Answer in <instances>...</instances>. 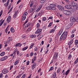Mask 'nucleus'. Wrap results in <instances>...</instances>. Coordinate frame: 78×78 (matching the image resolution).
Segmentation results:
<instances>
[{
    "instance_id": "28",
    "label": "nucleus",
    "mask_w": 78,
    "mask_h": 78,
    "mask_svg": "<svg viewBox=\"0 0 78 78\" xmlns=\"http://www.w3.org/2000/svg\"><path fill=\"white\" fill-rule=\"evenodd\" d=\"M16 51H15L13 53V55L12 57L13 58H14V57H15V56L16 55Z\"/></svg>"
},
{
    "instance_id": "9",
    "label": "nucleus",
    "mask_w": 78,
    "mask_h": 78,
    "mask_svg": "<svg viewBox=\"0 0 78 78\" xmlns=\"http://www.w3.org/2000/svg\"><path fill=\"white\" fill-rule=\"evenodd\" d=\"M75 21V18L74 17H73V16H72L70 18V21L71 22H74Z\"/></svg>"
},
{
    "instance_id": "60",
    "label": "nucleus",
    "mask_w": 78,
    "mask_h": 78,
    "mask_svg": "<svg viewBox=\"0 0 78 78\" xmlns=\"http://www.w3.org/2000/svg\"><path fill=\"white\" fill-rule=\"evenodd\" d=\"M12 5L11 4H10L9 6V7L8 8V9H9V8H11V6Z\"/></svg>"
},
{
    "instance_id": "48",
    "label": "nucleus",
    "mask_w": 78,
    "mask_h": 78,
    "mask_svg": "<svg viewBox=\"0 0 78 78\" xmlns=\"http://www.w3.org/2000/svg\"><path fill=\"white\" fill-rule=\"evenodd\" d=\"M42 20L43 21H45L46 20V17H44L43 18Z\"/></svg>"
},
{
    "instance_id": "53",
    "label": "nucleus",
    "mask_w": 78,
    "mask_h": 78,
    "mask_svg": "<svg viewBox=\"0 0 78 78\" xmlns=\"http://www.w3.org/2000/svg\"><path fill=\"white\" fill-rule=\"evenodd\" d=\"M12 68H13V65H12L10 66V69H9L10 70H12Z\"/></svg>"
},
{
    "instance_id": "17",
    "label": "nucleus",
    "mask_w": 78,
    "mask_h": 78,
    "mask_svg": "<svg viewBox=\"0 0 78 78\" xmlns=\"http://www.w3.org/2000/svg\"><path fill=\"white\" fill-rule=\"evenodd\" d=\"M56 76V72H55L53 74H52V78H55Z\"/></svg>"
},
{
    "instance_id": "37",
    "label": "nucleus",
    "mask_w": 78,
    "mask_h": 78,
    "mask_svg": "<svg viewBox=\"0 0 78 78\" xmlns=\"http://www.w3.org/2000/svg\"><path fill=\"white\" fill-rule=\"evenodd\" d=\"M45 2V0H41L40 1V3H44Z\"/></svg>"
},
{
    "instance_id": "49",
    "label": "nucleus",
    "mask_w": 78,
    "mask_h": 78,
    "mask_svg": "<svg viewBox=\"0 0 78 78\" xmlns=\"http://www.w3.org/2000/svg\"><path fill=\"white\" fill-rule=\"evenodd\" d=\"M34 50L35 51H37V47H35L34 48Z\"/></svg>"
},
{
    "instance_id": "38",
    "label": "nucleus",
    "mask_w": 78,
    "mask_h": 78,
    "mask_svg": "<svg viewBox=\"0 0 78 78\" xmlns=\"http://www.w3.org/2000/svg\"><path fill=\"white\" fill-rule=\"evenodd\" d=\"M42 37H43V35H41L40 36V37L38 38V40H40V39H41V38H42Z\"/></svg>"
},
{
    "instance_id": "27",
    "label": "nucleus",
    "mask_w": 78,
    "mask_h": 78,
    "mask_svg": "<svg viewBox=\"0 0 78 78\" xmlns=\"http://www.w3.org/2000/svg\"><path fill=\"white\" fill-rule=\"evenodd\" d=\"M55 30L53 29L49 31V33H54V32H55Z\"/></svg>"
},
{
    "instance_id": "52",
    "label": "nucleus",
    "mask_w": 78,
    "mask_h": 78,
    "mask_svg": "<svg viewBox=\"0 0 78 78\" xmlns=\"http://www.w3.org/2000/svg\"><path fill=\"white\" fill-rule=\"evenodd\" d=\"M26 75L25 74H23V75L22 76L21 78H25V76H26Z\"/></svg>"
},
{
    "instance_id": "59",
    "label": "nucleus",
    "mask_w": 78,
    "mask_h": 78,
    "mask_svg": "<svg viewBox=\"0 0 78 78\" xmlns=\"http://www.w3.org/2000/svg\"><path fill=\"white\" fill-rule=\"evenodd\" d=\"M48 50L47 49V50L45 51V55H46V54H47V53H48Z\"/></svg>"
},
{
    "instance_id": "39",
    "label": "nucleus",
    "mask_w": 78,
    "mask_h": 78,
    "mask_svg": "<svg viewBox=\"0 0 78 78\" xmlns=\"http://www.w3.org/2000/svg\"><path fill=\"white\" fill-rule=\"evenodd\" d=\"M25 19H26V17L23 16H22V20H25Z\"/></svg>"
},
{
    "instance_id": "54",
    "label": "nucleus",
    "mask_w": 78,
    "mask_h": 78,
    "mask_svg": "<svg viewBox=\"0 0 78 78\" xmlns=\"http://www.w3.org/2000/svg\"><path fill=\"white\" fill-rule=\"evenodd\" d=\"M53 19V16H50L48 18V20H50V19Z\"/></svg>"
},
{
    "instance_id": "32",
    "label": "nucleus",
    "mask_w": 78,
    "mask_h": 78,
    "mask_svg": "<svg viewBox=\"0 0 78 78\" xmlns=\"http://www.w3.org/2000/svg\"><path fill=\"white\" fill-rule=\"evenodd\" d=\"M31 30V27H29L27 30V31H30Z\"/></svg>"
},
{
    "instance_id": "30",
    "label": "nucleus",
    "mask_w": 78,
    "mask_h": 78,
    "mask_svg": "<svg viewBox=\"0 0 78 78\" xmlns=\"http://www.w3.org/2000/svg\"><path fill=\"white\" fill-rule=\"evenodd\" d=\"M17 12H16L13 15V17L14 18H16L17 17Z\"/></svg>"
},
{
    "instance_id": "23",
    "label": "nucleus",
    "mask_w": 78,
    "mask_h": 78,
    "mask_svg": "<svg viewBox=\"0 0 78 78\" xmlns=\"http://www.w3.org/2000/svg\"><path fill=\"white\" fill-rule=\"evenodd\" d=\"M46 9L47 10H51V7L47 6L46 8Z\"/></svg>"
},
{
    "instance_id": "47",
    "label": "nucleus",
    "mask_w": 78,
    "mask_h": 78,
    "mask_svg": "<svg viewBox=\"0 0 78 78\" xmlns=\"http://www.w3.org/2000/svg\"><path fill=\"white\" fill-rule=\"evenodd\" d=\"M78 9L77 8V7L76 6V7L74 9V10L75 11H77L78 10Z\"/></svg>"
},
{
    "instance_id": "29",
    "label": "nucleus",
    "mask_w": 78,
    "mask_h": 78,
    "mask_svg": "<svg viewBox=\"0 0 78 78\" xmlns=\"http://www.w3.org/2000/svg\"><path fill=\"white\" fill-rule=\"evenodd\" d=\"M61 68H60V67H59L58 68V69L57 70L58 73H59V72H60V71H61Z\"/></svg>"
},
{
    "instance_id": "1",
    "label": "nucleus",
    "mask_w": 78,
    "mask_h": 78,
    "mask_svg": "<svg viewBox=\"0 0 78 78\" xmlns=\"http://www.w3.org/2000/svg\"><path fill=\"white\" fill-rule=\"evenodd\" d=\"M67 36V32H63L60 38V41H62L66 39Z\"/></svg>"
},
{
    "instance_id": "43",
    "label": "nucleus",
    "mask_w": 78,
    "mask_h": 78,
    "mask_svg": "<svg viewBox=\"0 0 78 78\" xmlns=\"http://www.w3.org/2000/svg\"><path fill=\"white\" fill-rule=\"evenodd\" d=\"M71 57H72V55L71 54H70L68 56V59L69 60V59H70V58H71Z\"/></svg>"
},
{
    "instance_id": "19",
    "label": "nucleus",
    "mask_w": 78,
    "mask_h": 78,
    "mask_svg": "<svg viewBox=\"0 0 78 78\" xmlns=\"http://www.w3.org/2000/svg\"><path fill=\"white\" fill-rule=\"evenodd\" d=\"M22 45V44H21L20 43H17L16 44V47H21Z\"/></svg>"
},
{
    "instance_id": "61",
    "label": "nucleus",
    "mask_w": 78,
    "mask_h": 78,
    "mask_svg": "<svg viewBox=\"0 0 78 78\" xmlns=\"http://www.w3.org/2000/svg\"><path fill=\"white\" fill-rule=\"evenodd\" d=\"M17 51V55H19V51Z\"/></svg>"
},
{
    "instance_id": "4",
    "label": "nucleus",
    "mask_w": 78,
    "mask_h": 78,
    "mask_svg": "<svg viewBox=\"0 0 78 78\" xmlns=\"http://www.w3.org/2000/svg\"><path fill=\"white\" fill-rule=\"evenodd\" d=\"M28 19H27V20L25 22V23L23 24V28L24 29V30H25V28H26V25H27V28L28 27V25L26 24L27 22H28Z\"/></svg>"
},
{
    "instance_id": "11",
    "label": "nucleus",
    "mask_w": 78,
    "mask_h": 78,
    "mask_svg": "<svg viewBox=\"0 0 78 78\" xmlns=\"http://www.w3.org/2000/svg\"><path fill=\"white\" fill-rule=\"evenodd\" d=\"M11 17L10 16H9L7 19V22L9 23L11 22Z\"/></svg>"
},
{
    "instance_id": "40",
    "label": "nucleus",
    "mask_w": 78,
    "mask_h": 78,
    "mask_svg": "<svg viewBox=\"0 0 78 78\" xmlns=\"http://www.w3.org/2000/svg\"><path fill=\"white\" fill-rule=\"evenodd\" d=\"M78 58H77L76 60L75 61V62H74L75 64H76L78 63Z\"/></svg>"
},
{
    "instance_id": "31",
    "label": "nucleus",
    "mask_w": 78,
    "mask_h": 78,
    "mask_svg": "<svg viewBox=\"0 0 78 78\" xmlns=\"http://www.w3.org/2000/svg\"><path fill=\"white\" fill-rule=\"evenodd\" d=\"M28 46H26L25 47L23 48V51H25V50H27V48H28Z\"/></svg>"
},
{
    "instance_id": "6",
    "label": "nucleus",
    "mask_w": 78,
    "mask_h": 78,
    "mask_svg": "<svg viewBox=\"0 0 78 78\" xmlns=\"http://www.w3.org/2000/svg\"><path fill=\"white\" fill-rule=\"evenodd\" d=\"M2 72L4 74H6V73L9 72V71L6 69H4L2 70Z\"/></svg>"
},
{
    "instance_id": "34",
    "label": "nucleus",
    "mask_w": 78,
    "mask_h": 78,
    "mask_svg": "<svg viewBox=\"0 0 78 78\" xmlns=\"http://www.w3.org/2000/svg\"><path fill=\"white\" fill-rule=\"evenodd\" d=\"M10 42V41H5V43L6 44H9Z\"/></svg>"
},
{
    "instance_id": "64",
    "label": "nucleus",
    "mask_w": 78,
    "mask_h": 78,
    "mask_svg": "<svg viewBox=\"0 0 78 78\" xmlns=\"http://www.w3.org/2000/svg\"><path fill=\"white\" fill-rule=\"evenodd\" d=\"M2 76H3V73H1L0 74V78H1L2 77Z\"/></svg>"
},
{
    "instance_id": "45",
    "label": "nucleus",
    "mask_w": 78,
    "mask_h": 78,
    "mask_svg": "<svg viewBox=\"0 0 78 78\" xmlns=\"http://www.w3.org/2000/svg\"><path fill=\"white\" fill-rule=\"evenodd\" d=\"M52 24H53V23H49L48 26V27H51V26Z\"/></svg>"
},
{
    "instance_id": "63",
    "label": "nucleus",
    "mask_w": 78,
    "mask_h": 78,
    "mask_svg": "<svg viewBox=\"0 0 78 78\" xmlns=\"http://www.w3.org/2000/svg\"><path fill=\"white\" fill-rule=\"evenodd\" d=\"M33 55H34V53H33V52H31V53H30V56H33Z\"/></svg>"
},
{
    "instance_id": "51",
    "label": "nucleus",
    "mask_w": 78,
    "mask_h": 78,
    "mask_svg": "<svg viewBox=\"0 0 78 78\" xmlns=\"http://www.w3.org/2000/svg\"><path fill=\"white\" fill-rule=\"evenodd\" d=\"M49 39V43H50V42H51V41H52V38H50Z\"/></svg>"
},
{
    "instance_id": "55",
    "label": "nucleus",
    "mask_w": 78,
    "mask_h": 78,
    "mask_svg": "<svg viewBox=\"0 0 78 78\" xmlns=\"http://www.w3.org/2000/svg\"><path fill=\"white\" fill-rule=\"evenodd\" d=\"M16 61L15 62H16L17 64H18V63H19V60L18 59H16Z\"/></svg>"
},
{
    "instance_id": "13",
    "label": "nucleus",
    "mask_w": 78,
    "mask_h": 78,
    "mask_svg": "<svg viewBox=\"0 0 78 78\" xmlns=\"http://www.w3.org/2000/svg\"><path fill=\"white\" fill-rule=\"evenodd\" d=\"M42 7V5H40L39 7L38 8V9L36 10V12H38L39 11H40V9H41V8Z\"/></svg>"
},
{
    "instance_id": "42",
    "label": "nucleus",
    "mask_w": 78,
    "mask_h": 78,
    "mask_svg": "<svg viewBox=\"0 0 78 78\" xmlns=\"http://www.w3.org/2000/svg\"><path fill=\"white\" fill-rule=\"evenodd\" d=\"M53 70V67L52 66L51 67L50 69L49 70V72H50V70Z\"/></svg>"
},
{
    "instance_id": "57",
    "label": "nucleus",
    "mask_w": 78,
    "mask_h": 78,
    "mask_svg": "<svg viewBox=\"0 0 78 78\" xmlns=\"http://www.w3.org/2000/svg\"><path fill=\"white\" fill-rule=\"evenodd\" d=\"M29 64H30V61H28L27 62V66L29 65Z\"/></svg>"
},
{
    "instance_id": "12",
    "label": "nucleus",
    "mask_w": 78,
    "mask_h": 78,
    "mask_svg": "<svg viewBox=\"0 0 78 78\" xmlns=\"http://www.w3.org/2000/svg\"><path fill=\"white\" fill-rule=\"evenodd\" d=\"M65 8H66V9H71L72 6L70 5H66L65 6Z\"/></svg>"
},
{
    "instance_id": "3",
    "label": "nucleus",
    "mask_w": 78,
    "mask_h": 78,
    "mask_svg": "<svg viewBox=\"0 0 78 78\" xmlns=\"http://www.w3.org/2000/svg\"><path fill=\"white\" fill-rule=\"evenodd\" d=\"M42 30L41 29H38L36 31V34H42Z\"/></svg>"
},
{
    "instance_id": "7",
    "label": "nucleus",
    "mask_w": 78,
    "mask_h": 78,
    "mask_svg": "<svg viewBox=\"0 0 78 78\" xmlns=\"http://www.w3.org/2000/svg\"><path fill=\"white\" fill-rule=\"evenodd\" d=\"M7 58L8 56H4L1 58L0 61H5V60H6V59H7Z\"/></svg>"
},
{
    "instance_id": "5",
    "label": "nucleus",
    "mask_w": 78,
    "mask_h": 78,
    "mask_svg": "<svg viewBox=\"0 0 78 78\" xmlns=\"http://www.w3.org/2000/svg\"><path fill=\"white\" fill-rule=\"evenodd\" d=\"M57 8L60 11H62V10H64V7L61 6V5H58L57 6Z\"/></svg>"
},
{
    "instance_id": "33",
    "label": "nucleus",
    "mask_w": 78,
    "mask_h": 78,
    "mask_svg": "<svg viewBox=\"0 0 78 78\" xmlns=\"http://www.w3.org/2000/svg\"><path fill=\"white\" fill-rule=\"evenodd\" d=\"M34 9H31L30 10V12H33L34 11Z\"/></svg>"
},
{
    "instance_id": "35",
    "label": "nucleus",
    "mask_w": 78,
    "mask_h": 78,
    "mask_svg": "<svg viewBox=\"0 0 78 78\" xmlns=\"http://www.w3.org/2000/svg\"><path fill=\"white\" fill-rule=\"evenodd\" d=\"M75 45H77L78 44V40H76L75 41Z\"/></svg>"
},
{
    "instance_id": "62",
    "label": "nucleus",
    "mask_w": 78,
    "mask_h": 78,
    "mask_svg": "<svg viewBox=\"0 0 78 78\" xmlns=\"http://www.w3.org/2000/svg\"><path fill=\"white\" fill-rule=\"evenodd\" d=\"M74 34H72L71 35V37H72V38H73V37H74Z\"/></svg>"
},
{
    "instance_id": "56",
    "label": "nucleus",
    "mask_w": 78,
    "mask_h": 78,
    "mask_svg": "<svg viewBox=\"0 0 78 78\" xmlns=\"http://www.w3.org/2000/svg\"><path fill=\"white\" fill-rule=\"evenodd\" d=\"M75 30H73L71 32V33H74V32H75Z\"/></svg>"
},
{
    "instance_id": "41",
    "label": "nucleus",
    "mask_w": 78,
    "mask_h": 78,
    "mask_svg": "<svg viewBox=\"0 0 78 78\" xmlns=\"http://www.w3.org/2000/svg\"><path fill=\"white\" fill-rule=\"evenodd\" d=\"M37 28H39L40 27V24H39V23H37Z\"/></svg>"
},
{
    "instance_id": "16",
    "label": "nucleus",
    "mask_w": 78,
    "mask_h": 78,
    "mask_svg": "<svg viewBox=\"0 0 78 78\" xmlns=\"http://www.w3.org/2000/svg\"><path fill=\"white\" fill-rule=\"evenodd\" d=\"M71 5L73 6H76L77 5V3L76 2H71Z\"/></svg>"
},
{
    "instance_id": "20",
    "label": "nucleus",
    "mask_w": 78,
    "mask_h": 78,
    "mask_svg": "<svg viewBox=\"0 0 78 78\" xmlns=\"http://www.w3.org/2000/svg\"><path fill=\"white\" fill-rule=\"evenodd\" d=\"M10 0H8L6 3L4 4V5L5 6L6 5V6H8V5H9V1Z\"/></svg>"
},
{
    "instance_id": "21",
    "label": "nucleus",
    "mask_w": 78,
    "mask_h": 78,
    "mask_svg": "<svg viewBox=\"0 0 78 78\" xmlns=\"http://www.w3.org/2000/svg\"><path fill=\"white\" fill-rule=\"evenodd\" d=\"M30 37L32 38H36V35H32L30 36Z\"/></svg>"
},
{
    "instance_id": "36",
    "label": "nucleus",
    "mask_w": 78,
    "mask_h": 78,
    "mask_svg": "<svg viewBox=\"0 0 78 78\" xmlns=\"http://www.w3.org/2000/svg\"><path fill=\"white\" fill-rule=\"evenodd\" d=\"M50 7L52 8V7H54V6H55V5L53 4H50Z\"/></svg>"
},
{
    "instance_id": "22",
    "label": "nucleus",
    "mask_w": 78,
    "mask_h": 78,
    "mask_svg": "<svg viewBox=\"0 0 78 78\" xmlns=\"http://www.w3.org/2000/svg\"><path fill=\"white\" fill-rule=\"evenodd\" d=\"M69 72H70V70L68 69L66 71L65 73L66 75V76H67L68 74L69 73Z\"/></svg>"
},
{
    "instance_id": "18",
    "label": "nucleus",
    "mask_w": 78,
    "mask_h": 78,
    "mask_svg": "<svg viewBox=\"0 0 78 78\" xmlns=\"http://www.w3.org/2000/svg\"><path fill=\"white\" fill-rule=\"evenodd\" d=\"M73 40H72L71 41L69 42L68 43L69 45H71L72 44H73Z\"/></svg>"
},
{
    "instance_id": "15",
    "label": "nucleus",
    "mask_w": 78,
    "mask_h": 78,
    "mask_svg": "<svg viewBox=\"0 0 78 78\" xmlns=\"http://www.w3.org/2000/svg\"><path fill=\"white\" fill-rule=\"evenodd\" d=\"M3 19H2L0 20V26H2V25H3V24L4 23V22H5V20H4L3 21Z\"/></svg>"
},
{
    "instance_id": "10",
    "label": "nucleus",
    "mask_w": 78,
    "mask_h": 78,
    "mask_svg": "<svg viewBox=\"0 0 78 78\" xmlns=\"http://www.w3.org/2000/svg\"><path fill=\"white\" fill-rule=\"evenodd\" d=\"M58 55V53H56L54 55V58L55 59H57Z\"/></svg>"
},
{
    "instance_id": "24",
    "label": "nucleus",
    "mask_w": 78,
    "mask_h": 78,
    "mask_svg": "<svg viewBox=\"0 0 78 78\" xmlns=\"http://www.w3.org/2000/svg\"><path fill=\"white\" fill-rule=\"evenodd\" d=\"M10 31L11 32H12V33H14V31H15V30H14V28L12 27H11L10 28Z\"/></svg>"
},
{
    "instance_id": "58",
    "label": "nucleus",
    "mask_w": 78,
    "mask_h": 78,
    "mask_svg": "<svg viewBox=\"0 0 78 78\" xmlns=\"http://www.w3.org/2000/svg\"><path fill=\"white\" fill-rule=\"evenodd\" d=\"M75 20L77 22H78V16L77 17L76 19Z\"/></svg>"
},
{
    "instance_id": "26",
    "label": "nucleus",
    "mask_w": 78,
    "mask_h": 78,
    "mask_svg": "<svg viewBox=\"0 0 78 78\" xmlns=\"http://www.w3.org/2000/svg\"><path fill=\"white\" fill-rule=\"evenodd\" d=\"M27 15H28V13H27V12H26L23 14V16L26 17Z\"/></svg>"
},
{
    "instance_id": "14",
    "label": "nucleus",
    "mask_w": 78,
    "mask_h": 78,
    "mask_svg": "<svg viewBox=\"0 0 78 78\" xmlns=\"http://www.w3.org/2000/svg\"><path fill=\"white\" fill-rule=\"evenodd\" d=\"M72 26V23H69L66 26V27H67L66 28V29H68V28H70Z\"/></svg>"
},
{
    "instance_id": "44",
    "label": "nucleus",
    "mask_w": 78,
    "mask_h": 78,
    "mask_svg": "<svg viewBox=\"0 0 78 78\" xmlns=\"http://www.w3.org/2000/svg\"><path fill=\"white\" fill-rule=\"evenodd\" d=\"M51 9L52 10H53V11H54V10H55L56 9V8L55 7H51Z\"/></svg>"
},
{
    "instance_id": "2",
    "label": "nucleus",
    "mask_w": 78,
    "mask_h": 78,
    "mask_svg": "<svg viewBox=\"0 0 78 78\" xmlns=\"http://www.w3.org/2000/svg\"><path fill=\"white\" fill-rule=\"evenodd\" d=\"M63 13L67 16H69V15L71 16L72 14V12L69 11L64 10L63 11Z\"/></svg>"
},
{
    "instance_id": "25",
    "label": "nucleus",
    "mask_w": 78,
    "mask_h": 78,
    "mask_svg": "<svg viewBox=\"0 0 78 78\" xmlns=\"http://www.w3.org/2000/svg\"><path fill=\"white\" fill-rule=\"evenodd\" d=\"M5 52H2L1 53L0 55V56H4V55H5Z\"/></svg>"
},
{
    "instance_id": "50",
    "label": "nucleus",
    "mask_w": 78,
    "mask_h": 78,
    "mask_svg": "<svg viewBox=\"0 0 78 78\" xmlns=\"http://www.w3.org/2000/svg\"><path fill=\"white\" fill-rule=\"evenodd\" d=\"M33 2H31L30 4V7H32L33 6Z\"/></svg>"
},
{
    "instance_id": "46",
    "label": "nucleus",
    "mask_w": 78,
    "mask_h": 78,
    "mask_svg": "<svg viewBox=\"0 0 78 78\" xmlns=\"http://www.w3.org/2000/svg\"><path fill=\"white\" fill-rule=\"evenodd\" d=\"M2 14H3V10H1L0 12V17L2 16Z\"/></svg>"
},
{
    "instance_id": "8",
    "label": "nucleus",
    "mask_w": 78,
    "mask_h": 78,
    "mask_svg": "<svg viewBox=\"0 0 78 78\" xmlns=\"http://www.w3.org/2000/svg\"><path fill=\"white\" fill-rule=\"evenodd\" d=\"M36 66V63L35 62L31 66V68H32V70H33L34 69H35Z\"/></svg>"
}]
</instances>
